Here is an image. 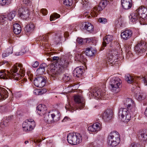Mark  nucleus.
Here are the masks:
<instances>
[{"label": "nucleus", "instance_id": "f257e3e1", "mask_svg": "<svg viewBox=\"0 0 147 147\" xmlns=\"http://www.w3.org/2000/svg\"><path fill=\"white\" fill-rule=\"evenodd\" d=\"M10 72L5 70H2L0 72V78L3 79H14L18 80L24 76L25 71L24 69L21 64L14 65L11 69Z\"/></svg>", "mask_w": 147, "mask_h": 147}, {"label": "nucleus", "instance_id": "f03ea898", "mask_svg": "<svg viewBox=\"0 0 147 147\" xmlns=\"http://www.w3.org/2000/svg\"><path fill=\"white\" fill-rule=\"evenodd\" d=\"M74 102L68 103L65 106L66 110H68L71 112L77 109V107H79L80 109L83 108L85 106V101L84 98L80 95H76L74 96Z\"/></svg>", "mask_w": 147, "mask_h": 147}, {"label": "nucleus", "instance_id": "7ed1b4c3", "mask_svg": "<svg viewBox=\"0 0 147 147\" xmlns=\"http://www.w3.org/2000/svg\"><path fill=\"white\" fill-rule=\"evenodd\" d=\"M120 141V136L117 131H112L108 136V143L109 145L112 147H115L118 145Z\"/></svg>", "mask_w": 147, "mask_h": 147}, {"label": "nucleus", "instance_id": "20e7f679", "mask_svg": "<svg viewBox=\"0 0 147 147\" xmlns=\"http://www.w3.org/2000/svg\"><path fill=\"white\" fill-rule=\"evenodd\" d=\"M52 61H55L64 71L68 67L69 64L68 57L64 56L60 58L57 56H54L53 57Z\"/></svg>", "mask_w": 147, "mask_h": 147}, {"label": "nucleus", "instance_id": "39448f33", "mask_svg": "<svg viewBox=\"0 0 147 147\" xmlns=\"http://www.w3.org/2000/svg\"><path fill=\"white\" fill-rule=\"evenodd\" d=\"M67 140L69 143L76 145L79 144L82 141L81 135L78 133H71L67 136Z\"/></svg>", "mask_w": 147, "mask_h": 147}, {"label": "nucleus", "instance_id": "423d86ee", "mask_svg": "<svg viewBox=\"0 0 147 147\" xmlns=\"http://www.w3.org/2000/svg\"><path fill=\"white\" fill-rule=\"evenodd\" d=\"M121 81L117 77H113L111 79L109 82L111 90L115 93H117L119 91V86Z\"/></svg>", "mask_w": 147, "mask_h": 147}, {"label": "nucleus", "instance_id": "0eeeda50", "mask_svg": "<svg viewBox=\"0 0 147 147\" xmlns=\"http://www.w3.org/2000/svg\"><path fill=\"white\" fill-rule=\"evenodd\" d=\"M108 2L107 0H103L99 3V5L94 7L91 11L90 15L92 17L97 16L98 13L102 11L107 5Z\"/></svg>", "mask_w": 147, "mask_h": 147}, {"label": "nucleus", "instance_id": "6e6552de", "mask_svg": "<svg viewBox=\"0 0 147 147\" xmlns=\"http://www.w3.org/2000/svg\"><path fill=\"white\" fill-rule=\"evenodd\" d=\"M118 115L123 121L127 122L131 119L130 113H129L127 108H121L119 110Z\"/></svg>", "mask_w": 147, "mask_h": 147}, {"label": "nucleus", "instance_id": "1a4fd4ad", "mask_svg": "<svg viewBox=\"0 0 147 147\" xmlns=\"http://www.w3.org/2000/svg\"><path fill=\"white\" fill-rule=\"evenodd\" d=\"M35 126V121L32 119H29L24 122L22 125L23 130L30 131L32 130Z\"/></svg>", "mask_w": 147, "mask_h": 147}, {"label": "nucleus", "instance_id": "9d476101", "mask_svg": "<svg viewBox=\"0 0 147 147\" xmlns=\"http://www.w3.org/2000/svg\"><path fill=\"white\" fill-rule=\"evenodd\" d=\"M50 67V73L53 78H55L64 71L56 63L51 65Z\"/></svg>", "mask_w": 147, "mask_h": 147}, {"label": "nucleus", "instance_id": "9b49d317", "mask_svg": "<svg viewBox=\"0 0 147 147\" xmlns=\"http://www.w3.org/2000/svg\"><path fill=\"white\" fill-rule=\"evenodd\" d=\"M94 95L96 97L102 100H105L109 99V95L106 93L105 90H102L101 89H99L96 91Z\"/></svg>", "mask_w": 147, "mask_h": 147}, {"label": "nucleus", "instance_id": "f8f14e48", "mask_svg": "<svg viewBox=\"0 0 147 147\" xmlns=\"http://www.w3.org/2000/svg\"><path fill=\"white\" fill-rule=\"evenodd\" d=\"M46 82V80L41 76L37 77L34 80V85L36 87L40 88L44 87L45 84Z\"/></svg>", "mask_w": 147, "mask_h": 147}, {"label": "nucleus", "instance_id": "ddd939ff", "mask_svg": "<svg viewBox=\"0 0 147 147\" xmlns=\"http://www.w3.org/2000/svg\"><path fill=\"white\" fill-rule=\"evenodd\" d=\"M18 12L22 18L26 20L29 18L30 11L28 9L21 8L18 10Z\"/></svg>", "mask_w": 147, "mask_h": 147}, {"label": "nucleus", "instance_id": "4468645a", "mask_svg": "<svg viewBox=\"0 0 147 147\" xmlns=\"http://www.w3.org/2000/svg\"><path fill=\"white\" fill-rule=\"evenodd\" d=\"M146 48L147 46L146 45V43L141 41L140 43H138L135 47V50L136 53L138 54L142 52L144 50L146 49Z\"/></svg>", "mask_w": 147, "mask_h": 147}, {"label": "nucleus", "instance_id": "2eb2a0df", "mask_svg": "<svg viewBox=\"0 0 147 147\" xmlns=\"http://www.w3.org/2000/svg\"><path fill=\"white\" fill-rule=\"evenodd\" d=\"M101 124L98 122L94 123L92 125L89 126L88 128L89 131L92 132H97L101 128Z\"/></svg>", "mask_w": 147, "mask_h": 147}, {"label": "nucleus", "instance_id": "dca6fc26", "mask_svg": "<svg viewBox=\"0 0 147 147\" xmlns=\"http://www.w3.org/2000/svg\"><path fill=\"white\" fill-rule=\"evenodd\" d=\"M140 14L137 9L130 14L129 16V18L131 21L133 22L139 21Z\"/></svg>", "mask_w": 147, "mask_h": 147}, {"label": "nucleus", "instance_id": "f3484780", "mask_svg": "<svg viewBox=\"0 0 147 147\" xmlns=\"http://www.w3.org/2000/svg\"><path fill=\"white\" fill-rule=\"evenodd\" d=\"M112 36L108 35L105 36L103 39V42L100 49L102 50L104 49V47L106 46L107 44H108L112 42L113 40Z\"/></svg>", "mask_w": 147, "mask_h": 147}, {"label": "nucleus", "instance_id": "a211bd4d", "mask_svg": "<svg viewBox=\"0 0 147 147\" xmlns=\"http://www.w3.org/2000/svg\"><path fill=\"white\" fill-rule=\"evenodd\" d=\"M132 32L130 30H125L121 34V38L124 40H127L129 39L132 36Z\"/></svg>", "mask_w": 147, "mask_h": 147}, {"label": "nucleus", "instance_id": "6ab92c4d", "mask_svg": "<svg viewBox=\"0 0 147 147\" xmlns=\"http://www.w3.org/2000/svg\"><path fill=\"white\" fill-rule=\"evenodd\" d=\"M124 105L127 107L128 110L129 109L132 111V110H133L135 109V104L134 103L133 100L131 98H127L125 102L124 103Z\"/></svg>", "mask_w": 147, "mask_h": 147}, {"label": "nucleus", "instance_id": "aec40b11", "mask_svg": "<svg viewBox=\"0 0 147 147\" xmlns=\"http://www.w3.org/2000/svg\"><path fill=\"white\" fill-rule=\"evenodd\" d=\"M36 110L38 114L42 115L46 113L47 108L45 105L40 104L37 107Z\"/></svg>", "mask_w": 147, "mask_h": 147}, {"label": "nucleus", "instance_id": "412c9836", "mask_svg": "<svg viewBox=\"0 0 147 147\" xmlns=\"http://www.w3.org/2000/svg\"><path fill=\"white\" fill-rule=\"evenodd\" d=\"M82 25L83 29L90 32L93 31L94 27L91 23L88 22H84L82 23Z\"/></svg>", "mask_w": 147, "mask_h": 147}, {"label": "nucleus", "instance_id": "4be33fe9", "mask_svg": "<svg viewBox=\"0 0 147 147\" xmlns=\"http://www.w3.org/2000/svg\"><path fill=\"white\" fill-rule=\"evenodd\" d=\"M121 4L123 8L125 9H130L132 6L131 0H122Z\"/></svg>", "mask_w": 147, "mask_h": 147}, {"label": "nucleus", "instance_id": "5701e85b", "mask_svg": "<svg viewBox=\"0 0 147 147\" xmlns=\"http://www.w3.org/2000/svg\"><path fill=\"white\" fill-rule=\"evenodd\" d=\"M112 115V111H111L107 110L103 113L102 117L105 121H108L111 119Z\"/></svg>", "mask_w": 147, "mask_h": 147}, {"label": "nucleus", "instance_id": "b1692460", "mask_svg": "<svg viewBox=\"0 0 147 147\" xmlns=\"http://www.w3.org/2000/svg\"><path fill=\"white\" fill-rule=\"evenodd\" d=\"M139 139L146 141L147 140V130H142L139 131L138 134Z\"/></svg>", "mask_w": 147, "mask_h": 147}, {"label": "nucleus", "instance_id": "393cba45", "mask_svg": "<svg viewBox=\"0 0 147 147\" xmlns=\"http://www.w3.org/2000/svg\"><path fill=\"white\" fill-rule=\"evenodd\" d=\"M49 117L51 118V119H49L51 121H57L59 119L60 115L58 111H57L55 113L51 114L50 115H48Z\"/></svg>", "mask_w": 147, "mask_h": 147}, {"label": "nucleus", "instance_id": "a878e982", "mask_svg": "<svg viewBox=\"0 0 147 147\" xmlns=\"http://www.w3.org/2000/svg\"><path fill=\"white\" fill-rule=\"evenodd\" d=\"M112 53H111L109 54L108 55L107 59V63L109 62V63H110V64H112L111 65L115 64V62L118 61L117 59H115V56L114 57L112 55Z\"/></svg>", "mask_w": 147, "mask_h": 147}, {"label": "nucleus", "instance_id": "bb28decb", "mask_svg": "<svg viewBox=\"0 0 147 147\" xmlns=\"http://www.w3.org/2000/svg\"><path fill=\"white\" fill-rule=\"evenodd\" d=\"M8 92L4 88H0V100H5L8 97Z\"/></svg>", "mask_w": 147, "mask_h": 147}, {"label": "nucleus", "instance_id": "cd10ccee", "mask_svg": "<svg viewBox=\"0 0 147 147\" xmlns=\"http://www.w3.org/2000/svg\"><path fill=\"white\" fill-rule=\"evenodd\" d=\"M46 66V65L45 63L40 64L39 67L36 71L37 73L39 75L43 74L45 72V68Z\"/></svg>", "mask_w": 147, "mask_h": 147}, {"label": "nucleus", "instance_id": "c85d7f7f", "mask_svg": "<svg viewBox=\"0 0 147 147\" xmlns=\"http://www.w3.org/2000/svg\"><path fill=\"white\" fill-rule=\"evenodd\" d=\"M75 60L78 61L81 63H85L86 61L87 60L82 55L77 53L76 54L75 57Z\"/></svg>", "mask_w": 147, "mask_h": 147}, {"label": "nucleus", "instance_id": "c756f323", "mask_svg": "<svg viewBox=\"0 0 147 147\" xmlns=\"http://www.w3.org/2000/svg\"><path fill=\"white\" fill-rule=\"evenodd\" d=\"M21 28L18 23L15 24L13 25V31L16 34H19L21 31Z\"/></svg>", "mask_w": 147, "mask_h": 147}, {"label": "nucleus", "instance_id": "7c9ffc66", "mask_svg": "<svg viewBox=\"0 0 147 147\" xmlns=\"http://www.w3.org/2000/svg\"><path fill=\"white\" fill-rule=\"evenodd\" d=\"M140 14V17L139 18V22L141 24H146L147 22V13H141Z\"/></svg>", "mask_w": 147, "mask_h": 147}, {"label": "nucleus", "instance_id": "2f4dec72", "mask_svg": "<svg viewBox=\"0 0 147 147\" xmlns=\"http://www.w3.org/2000/svg\"><path fill=\"white\" fill-rule=\"evenodd\" d=\"M86 54L88 56H92L96 52V51L94 49L92 48H88L86 49Z\"/></svg>", "mask_w": 147, "mask_h": 147}, {"label": "nucleus", "instance_id": "473e14b6", "mask_svg": "<svg viewBox=\"0 0 147 147\" xmlns=\"http://www.w3.org/2000/svg\"><path fill=\"white\" fill-rule=\"evenodd\" d=\"M34 27V24L30 23L27 25L25 28L24 30L26 32H31L33 31Z\"/></svg>", "mask_w": 147, "mask_h": 147}, {"label": "nucleus", "instance_id": "72a5a7b5", "mask_svg": "<svg viewBox=\"0 0 147 147\" xmlns=\"http://www.w3.org/2000/svg\"><path fill=\"white\" fill-rule=\"evenodd\" d=\"M83 72V69L82 68L77 67L75 69L74 71V76L79 77L82 74Z\"/></svg>", "mask_w": 147, "mask_h": 147}, {"label": "nucleus", "instance_id": "f704fd0d", "mask_svg": "<svg viewBox=\"0 0 147 147\" xmlns=\"http://www.w3.org/2000/svg\"><path fill=\"white\" fill-rule=\"evenodd\" d=\"M13 48L12 47H9L7 48L2 54L3 57H5L9 56L13 53Z\"/></svg>", "mask_w": 147, "mask_h": 147}, {"label": "nucleus", "instance_id": "c9c22d12", "mask_svg": "<svg viewBox=\"0 0 147 147\" xmlns=\"http://www.w3.org/2000/svg\"><path fill=\"white\" fill-rule=\"evenodd\" d=\"M146 95L145 94L143 93H140L136 95V97L137 100L139 101H140L144 100L146 98Z\"/></svg>", "mask_w": 147, "mask_h": 147}, {"label": "nucleus", "instance_id": "e433bc0d", "mask_svg": "<svg viewBox=\"0 0 147 147\" xmlns=\"http://www.w3.org/2000/svg\"><path fill=\"white\" fill-rule=\"evenodd\" d=\"M137 11H138L139 13H147V8L145 7L144 6H141L137 9Z\"/></svg>", "mask_w": 147, "mask_h": 147}, {"label": "nucleus", "instance_id": "4c0bfd02", "mask_svg": "<svg viewBox=\"0 0 147 147\" xmlns=\"http://www.w3.org/2000/svg\"><path fill=\"white\" fill-rule=\"evenodd\" d=\"M7 18L6 16H2L0 17V24L5 25L7 22Z\"/></svg>", "mask_w": 147, "mask_h": 147}, {"label": "nucleus", "instance_id": "58836bf2", "mask_svg": "<svg viewBox=\"0 0 147 147\" xmlns=\"http://www.w3.org/2000/svg\"><path fill=\"white\" fill-rule=\"evenodd\" d=\"M125 78L129 83L131 84L134 82V78L129 74L125 76Z\"/></svg>", "mask_w": 147, "mask_h": 147}, {"label": "nucleus", "instance_id": "ea45409f", "mask_svg": "<svg viewBox=\"0 0 147 147\" xmlns=\"http://www.w3.org/2000/svg\"><path fill=\"white\" fill-rule=\"evenodd\" d=\"M26 52V51L25 50V49L24 47L21 48V49L18 50L15 53V55H22L24 54Z\"/></svg>", "mask_w": 147, "mask_h": 147}, {"label": "nucleus", "instance_id": "a19ab883", "mask_svg": "<svg viewBox=\"0 0 147 147\" xmlns=\"http://www.w3.org/2000/svg\"><path fill=\"white\" fill-rule=\"evenodd\" d=\"M16 12L15 11H12L8 13L7 18L9 20H12L15 16Z\"/></svg>", "mask_w": 147, "mask_h": 147}, {"label": "nucleus", "instance_id": "79ce46f5", "mask_svg": "<svg viewBox=\"0 0 147 147\" xmlns=\"http://www.w3.org/2000/svg\"><path fill=\"white\" fill-rule=\"evenodd\" d=\"M71 78L70 76L68 74H64L63 75L62 79L63 81L67 82L69 81Z\"/></svg>", "mask_w": 147, "mask_h": 147}, {"label": "nucleus", "instance_id": "37998d69", "mask_svg": "<svg viewBox=\"0 0 147 147\" xmlns=\"http://www.w3.org/2000/svg\"><path fill=\"white\" fill-rule=\"evenodd\" d=\"M60 16L59 14L56 13H54L50 16V20L51 21H53L57 18H60Z\"/></svg>", "mask_w": 147, "mask_h": 147}, {"label": "nucleus", "instance_id": "c03bdc74", "mask_svg": "<svg viewBox=\"0 0 147 147\" xmlns=\"http://www.w3.org/2000/svg\"><path fill=\"white\" fill-rule=\"evenodd\" d=\"M11 0H0V4L2 6L8 5L11 3Z\"/></svg>", "mask_w": 147, "mask_h": 147}, {"label": "nucleus", "instance_id": "a18cd8bd", "mask_svg": "<svg viewBox=\"0 0 147 147\" xmlns=\"http://www.w3.org/2000/svg\"><path fill=\"white\" fill-rule=\"evenodd\" d=\"M131 47H128L127 48L126 47V56L127 57H130L132 55V53L130 51Z\"/></svg>", "mask_w": 147, "mask_h": 147}, {"label": "nucleus", "instance_id": "49530a36", "mask_svg": "<svg viewBox=\"0 0 147 147\" xmlns=\"http://www.w3.org/2000/svg\"><path fill=\"white\" fill-rule=\"evenodd\" d=\"M63 4L67 6L71 5L72 3V0H63Z\"/></svg>", "mask_w": 147, "mask_h": 147}, {"label": "nucleus", "instance_id": "de8ad7c7", "mask_svg": "<svg viewBox=\"0 0 147 147\" xmlns=\"http://www.w3.org/2000/svg\"><path fill=\"white\" fill-rule=\"evenodd\" d=\"M76 41L79 44L81 45L82 44L83 42L85 41H86V42H87V40H86V39H83L79 38H77Z\"/></svg>", "mask_w": 147, "mask_h": 147}, {"label": "nucleus", "instance_id": "09e8293b", "mask_svg": "<svg viewBox=\"0 0 147 147\" xmlns=\"http://www.w3.org/2000/svg\"><path fill=\"white\" fill-rule=\"evenodd\" d=\"M48 37L47 34H45V35H43V36H40L39 37V38L41 39L42 41V40L43 41H47L48 40Z\"/></svg>", "mask_w": 147, "mask_h": 147}, {"label": "nucleus", "instance_id": "8fccbe9b", "mask_svg": "<svg viewBox=\"0 0 147 147\" xmlns=\"http://www.w3.org/2000/svg\"><path fill=\"white\" fill-rule=\"evenodd\" d=\"M39 65V63L37 61L32 62L31 63V65L34 68L37 67Z\"/></svg>", "mask_w": 147, "mask_h": 147}, {"label": "nucleus", "instance_id": "3c124183", "mask_svg": "<svg viewBox=\"0 0 147 147\" xmlns=\"http://www.w3.org/2000/svg\"><path fill=\"white\" fill-rule=\"evenodd\" d=\"M22 1L24 4L27 6L30 5L31 4V0H23Z\"/></svg>", "mask_w": 147, "mask_h": 147}, {"label": "nucleus", "instance_id": "603ef678", "mask_svg": "<svg viewBox=\"0 0 147 147\" xmlns=\"http://www.w3.org/2000/svg\"><path fill=\"white\" fill-rule=\"evenodd\" d=\"M98 21L100 23L105 24L107 22V19L104 18H100L98 19Z\"/></svg>", "mask_w": 147, "mask_h": 147}, {"label": "nucleus", "instance_id": "864d4df0", "mask_svg": "<svg viewBox=\"0 0 147 147\" xmlns=\"http://www.w3.org/2000/svg\"><path fill=\"white\" fill-rule=\"evenodd\" d=\"M41 12L44 16L46 15L47 13V11L46 9H41Z\"/></svg>", "mask_w": 147, "mask_h": 147}, {"label": "nucleus", "instance_id": "5fc2aeb1", "mask_svg": "<svg viewBox=\"0 0 147 147\" xmlns=\"http://www.w3.org/2000/svg\"><path fill=\"white\" fill-rule=\"evenodd\" d=\"M40 90H35L34 91V94L36 95H40L41 94L40 93Z\"/></svg>", "mask_w": 147, "mask_h": 147}, {"label": "nucleus", "instance_id": "6e6d98bb", "mask_svg": "<svg viewBox=\"0 0 147 147\" xmlns=\"http://www.w3.org/2000/svg\"><path fill=\"white\" fill-rule=\"evenodd\" d=\"M82 1L81 3L84 6H86L88 5V0H82Z\"/></svg>", "mask_w": 147, "mask_h": 147}, {"label": "nucleus", "instance_id": "4d7b16f0", "mask_svg": "<svg viewBox=\"0 0 147 147\" xmlns=\"http://www.w3.org/2000/svg\"><path fill=\"white\" fill-rule=\"evenodd\" d=\"M129 147H140V145L138 144L132 143L130 146Z\"/></svg>", "mask_w": 147, "mask_h": 147}, {"label": "nucleus", "instance_id": "13d9d810", "mask_svg": "<svg viewBox=\"0 0 147 147\" xmlns=\"http://www.w3.org/2000/svg\"><path fill=\"white\" fill-rule=\"evenodd\" d=\"M142 82L144 83L145 86H146L147 85V80L145 78L142 77Z\"/></svg>", "mask_w": 147, "mask_h": 147}, {"label": "nucleus", "instance_id": "bf43d9fd", "mask_svg": "<svg viewBox=\"0 0 147 147\" xmlns=\"http://www.w3.org/2000/svg\"><path fill=\"white\" fill-rule=\"evenodd\" d=\"M47 92V90L45 88H43L42 90H40V93L41 95L46 92Z\"/></svg>", "mask_w": 147, "mask_h": 147}, {"label": "nucleus", "instance_id": "052dcab7", "mask_svg": "<svg viewBox=\"0 0 147 147\" xmlns=\"http://www.w3.org/2000/svg\"><path fill=\"white\" fill-rule=\"evenodd\" d=\"M111 52H113L114 55H115L116 56L118 57L119 54V53H120L118 51H111Z\"/></svg>", "mask_w": 147, "mask_h": 147}, {"label": "nucleus", "instance_id": "680f3d73", "mask_svg": "<svg viewBox=\"0 0 147 147\" xmlns=\"http://www.w3.org/2000/svg\"><path fill=\"white\" fill-rule=\"evenodd\" d=\"M137 89V87L136 86H135L134 87L132 88L131 89V90L132 91L135 92H136V90Z\"/></svg>", "mask_w": 147, "mask_h": 147}, {"label": "nucleus", "instance_id": "e2e57ef3", "mask_svg": "<svg viewBox=\"0 0 147 147\" xmlns=\"http://www.w3.org/2000/svg\"><path fill=\"white\" fill-rule=\"evenodd\" d=\"M69 36V34L68 32H66L64 33V36L65 37L67 38Z\"/></svg>", "mask_w": 147, "mask_h": 147}, {"label": "nucleus", "instance_id": "0e129e2a", "mask_svg": "<svg viewBox=\"0 0 147 147\" xmlns=\"http://www.w3.org/2000/svg\"><path fill=\"white\" fill-rule=\"evenodd\" d=\"M84 16L85 17H86L87 16V18H89L90 17V15H88V13L87 12H85L84 13Z\"/></svg>", "mask_w": 147, "mask_h": 147}, {"label": "nucleus", "instance_id": "69168bd1", "mask_svg": "<svg viewBox=\"0 0 147 147\" xmlns=\"http://www.w3.org/2000/svg\"><path fill=\"white\" fill-rule=\"evenodd\" d=\"M144 114L147 117V107H146L144 112Z\"/></svg>", "mask_w": 147, "mask_h": 147}, {"label": "nucleus", "instance_id": "338daca9", "mask_svg": "<svg viewBox=\"0 0 147 147\" xmlns=\"http://www.w3.org/2000/svg\"><path fill=\"white\" fill-rule=\"evenodd\" d=\"M68 118L67 117H65L64 119H63V122L66 121L67 120H68Z\"/></svg>", "mask_w": 147, "mask_h": 147}, {"label": "nucleus", "instance_id": "774afa93", "mask_svg": "<svg viewBox=\"0 0 147 147\" xmlns=\"http://www.w3.org/2000/svg\"><path fill=\"white\" fill-rule=\"evenodd\" d=\"M144 4L145 6L147 8V0H146L144 2Z\"/></svg>", "mask_w": 147, "mask_h": 147}]
</instances>
